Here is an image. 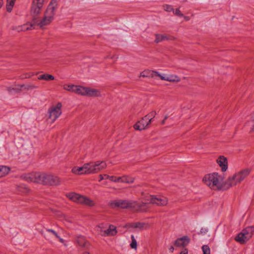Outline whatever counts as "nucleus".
<instances>
[{
    "label": "nucleus",
    "instance_id": "1",
    "mask_svg": "<svg viewBox=\"0 0 254 254\" xmlns=\"http://www.w3.org/2000/svg\"><path fill=\"white\" fill-rule=\"evenodd\" d=\"M224 177L223 175L214 173L205 175L203 178L204 183L213 190H225L224 188Z\"/></svg>",
    "mask_w": 254,
    "mask_h": 254
},
{
    "label": "nucleus",
    "instance_id": "2",
    "mask_svg": "<svg viewBox=\"0 0 254 254\" xmlns=\"http://www.w3.org/2000/svg\"><path fill=\"white\" fill-rule=\"evenodd\" d=\"M86 174H96L107 167L104 161L90 162L85 163Z\"/></svg>",
    "mask_w": 254,
    "mask_h": 254
},
{
    "label": "nucleus",
    "instance_id": "3",
    "mask_svg": "<svg viewBox=\"0 0 254 254\" xmlns=\"http://www.w3.org/2000/svg\"><path fill=\"white\" fill-rule=\"evenodd\" d=\"M66 197L73 202L84 204L89 206L94 205L93 200L84 195H81L75 192H69L66 194Z\"/></svg>",
    "mask_w": 254,
    "mask_h": 254
},
{
    "label": "nucleus",
    "instance_id": "4",
    "mask_svg": "<svg viewBox=\"0 0 254 254\" xmlns=\"http://www.w3.org/2000/svg\"><path fill=\"white\" fill-rule=\"evenodd\" d=\"M45 173L33 172L23 176V178L28 182H33L43 185Z\"/></svg>",
    "mask_w": 254,
    "mask_h": 254
},
{
    "label": "nucleus",
    "instance_id": "5",
    "mask_svg": "<svg viewBox=\"0 0 254 254\" xmlns=\"http://www.w3.org/2000/svg\"><path fill=\"white\" fill-rule=\"evenodd\" d=\"M254 232L253 226L248 227L238 234L235 240L240 244H244L252 237Z\"/></svg>",
    "mask_w": 254,
    "mask_h": 254
},
{
    "label": "nucleus",
    "instance_id": "6",
    "mask_svg": "<svg viewBox=\"0 0 254 254\" xmlns=\"http://www.w3.org/2000/svg\"><path fill=\"white\" fill-rule=\"evenodd\" d=\"M62 104L59 102L56 106H53L49 108L48 111V119L52 123H54L62 114Z\"/></svg>",
    "mask_w": 254,
    "mask_h": 254
},
{
    "label": "nucleus",
    "instance_id": "7",
    "mask_svg": "<svg viewBox=\"0 0 254 254\" xmlns=\"http://www.w3.org/2000/svg\"><path fill=\"white\" fill-rule=\"evenodd\" d=\"M44 2V0H33L31 7V14L36 23H37V20L43 6Z\"/></svg>",
    "mask_w": 254,
    "mask_h": 254
},
{
    "label": "nucleus",
    "instance_id": "8",
    "mask_svg": "<svg viewBox=\"0 0 254 254\" xmlns=\"http://www.w3.org/2000/svg\"><path fill=\"white\" fill-rule=\"evenodd\" d=\"M133 203L134 201L133 200L119 199L111 201L109 203V206L112 208H131Z\"/></svg>",
    "mask_w": 254,
    "mask_h": 254
},
{
    "label": "nucleus",
    "instance_id": "9",
    "mask_svg": "<svg viewBox=\"0 0 254 254\" xmlns=\"http://www.w3.org/2000/svg\"><path fill=\"white\" fill-rule=\"evenodd\" d=\"M146 201H149V203L156 204L158 206H165L168 203V199L163 196L150 195L148 198L145 199Z\"/></svg>",
    "mask_w": 254,
    "mask_h": 254
},
{
    "label": "nucleus",
    "instance_id": "10",
    "mask_svg": "<svg viewBox=\"0 0 254 254\" xmlns=\"http://www.w3.org/2000/svg\"><path fill=\"white\" fill-rule=\"evenodd\" d=\"M61 181L60 178L53 174L45 173L44 185L57 186L60 185Z\"/></svg>",
    "mask_w": 254,
    "mask_h": 254
},
{
    "label": "nucleus",
    "instance_id": "11",
    "mask_svg": "<svg viewBox=\"0 0 254 254\" xmlns=\"http://www.w3.org/2000/svg\"><path fill=\"white\" fill-rule=\"evenodd\" d=\"M58 2L57 0H52L48 6L45 15L50 19L53 20L55 14V11L57 8Z\"/></svg>",
    "mask_w": 254,
    "mask_h": 254
},
{
    "label": "nucleus",
    "instance_id": "12",
    "mask_svg": "<svg viewBox=\"0 0 254 254\" xmlns=\"http://www.w3.org/2000/svg\"><path fill=\"white\" fill-rule=\"evenodd\" d=\"M150 203L149 201H146V202L138 203L137 201H134V203L132 205V209L136 212H146L149 209L148 204Z\"/></svg>",
    "mask_w": 254,
    "mask_h": 254
},
{
    "label": "nucleus",
    "instance_id": "13",
    "mask_svg": "<svg viewBox=\"0 0 254 254\" xmlns=\"http://www.w3.org/2000/svg\"><path fill=\"white\" fill-rule=\"evenodd\" d=\"M240 183H241L238 179V178L234 174L232 176H230L224 182V188L225 190H227Z\"/></svg>",
    "mask_w": 254,
    "mask_h": 254
},
{
    "label": "nucleus",
    "instance_id": "14",
    "mask_svg": "<svg viewBox=\"0 0 254 254\" xmlns=\"http://www.w3.org/2000/svg\"><path fill=\"white\" fill-rule=\"evenodd\" d=\"M150 124V120H147V119L144 117L134 125V128L136 130H141L148 127Z\"/></svg>",
    "mask_w": 254,
    "mask_h": 254
},
{
    "label": "nucleus",
    "instance_id": "15",
    "mask_svg": "<svg viewBox=\"0 0 254 254\" xmlns=\"http://www.w3.org/2000/svg\"><path fill=\"white\" fill-rule=\"evenodd\" d=\"M117 233L116 227L113 225H108L102 236H114Z\"/></svg>",
    "mask_w": 254,
    "mask_h": 254
},
{
    "label": "nucleus",
    "instance_id": "16",
    "mask_svg": "<svg viewBox=\"0 0 254 254\" xmlns=\"http://www.w3.org/2000/svg\"><path fill=\"white\" fill-rule=\"evenodd\" d=\"M251 170L249 169H245L235 173L238 179L242 182L244 179L250 174Z\"/></svg>",
    "mask_w": 254,
    "mask_h": 254
},
{
    "label": "nucleus",
    "instance_id": "17",
    "mask_svg": "<svg viewBox=\"0 0 254 254\" xmlns=\"http://www.w3.org/2000/svg\"><path fill=\"white\" fill-rule=\"evenodd\" d=\"M190 239L188 236H184L176 240L174 245L177 247H186L190 242Z\"/></svg>",
    "mask_w": 254,
    "mask_h": 254
},
{
    "label": "nucleus",
    "instance_id": "18",
    "mask_svg": "<svg viewBox=\"0 0 254 254\" xmlns=\"http://www.w3.org/2000/svg\"><path fill=\"white\" fill-rule=\"evenodd\" d=\"M85 96L88 97H100L101 96L100 91L96 89L90 87H86Z\"/></svg>",
    "mask_w": 254,
    "mask_h": 254
},
{
    "label": "nucleus",
    "instance_id": "19",
    "mask_svg": "<svg viewBox=\"0 0 254 254\" xmlns=\"http://www.w3.org/2000/svg\"><path fill=\"white\" fill-rule=\"evenodd\" d=\"M217 162L223 172L226 171L228 169L227 158L224 156H220L217 160Z\"/></svg>",
    "mask_w": 254,
    "mask_h": 254
},
{
    "label": "nucleus",
    "instance_id": "20",
    "mask_svg": "<svg viewBox=\"0 0 254 254\" xmlns=\"http://www.w3.org/2000/svg\"><path fill=\"white\" fill-rule=\"evenodd\" d=\"M129 227L138 229L139 230H146L149 228L150 225L145 222H135L129 224Z\"/></svg>",
    "mask_w": 254,
    "mask_h": 254
},
{
    "label": "nucleus",
    "instance_id": "21",
    "mask_svg": "<svg viewBox=\"0 0 254 254\" xmlns=\"http://www.w3.org/2000/svg\"><path fill=\"white\" fill-rule=\"evenodd\" d=\"M71 172L77 175L86 174L85 164L82 167H74L71 170Z\"/></svg>",
    "mask_w": 254,
    "mask_h": 254
},
{
    "label": "nucleus",
    "instance_id": "22",
    "mask_svg": "<svg viewBox=\"0 0 254 254\" xmlns=\"http://www.w3.org/2000/svg\"><path fill=\"white\" fill-rule=\"evenodd\" d=\"M86 87L80 85H75L74 93L81 96H85Z\"/></svg>",
    "mask_w": 254,
    "mask_h": 254
},
{
    "label": "nucleus",
    "instance_id": "23",
    "mask_svg": "<svg viewBox=\"0 0 254 254\" xmlns=\"http://www.w3.org/2000/svg\"><path fill=\"white\" fill-rule=\"evenodd\" d=\"M107 224L101 223L96 227L95 230L99 234L102 236L104 231L107 227Z\"/></svg>",
    "mask_w": 254,
    "mask_h": 254
},
{
    "label": "nucleus",
    "instance_id": "24",
    "mask_svg": "<svg viewBox=\"0 0 254 254\" xmlns=\"http://www.w3.org/2000/svg\"><path fill=\"white\" fill-rule=\"evenodd\" d=\"M52 20V19L51 18L50 19L48 17L45 15L42 20H41L39 23H37V24L41 27H42L44 26L49 24Z\"/></svg>",
    "mask_w": 254,
    "mask_h": 254
},
{
    "label": "nucleus",
    "instance_id": "25",
    "mask_svg": "<svg viewBox=\"0 0 254 254\" xmlns=\"http://www.w3.org/2000/svg\"><path fill=\"white\" fill-rule=\"evenodd\" d=\"M77 243L81 247L87 248L89 245L85 238L83 236H79L77 238Z\"/></svg>",
    "mask_w": 254,
    "mask_h": 254
},
{
    "label": "nucleus",
    "instance_id": "26",
    "mask_svg": "<svg viewBox=\"0 0 254 254\" xmlns=\"http://www.w3.org/2000/svg\"><path fill=\"white\" fill-rule=\"evenodd\" d=\"M7 90L10 94L17 93L21 92L20 87L19 86V84L15 85L14 87H7Z\"/></svg>",
    "mask_w": 254,
    "mask_h": 254
},
{
    "label": "nucleus",
    "instance_id": "27",
    "mask_svg": "<svg viewBox=\"0 0 254 254\" xmlns=\"http://www.w3.org/2000/svg\"><path fill=\"white\" fill-rule=\"evenodd\" d=\"M180 80V78L176 75L166 74V81L178 82Z\"/></svg>",
    "mask_w": 254,
    "mask_h": 254
},
{
    "label": "nucleus",
    "instance_id": "28",
    "mask_svg": "<svg viewBox=\"0 0 254 254\" xmlns=\"http://www.w3.org/2000/svg\"><path fill=\"white\" fill-rule=\"evenodd\" d=\"M10 171L9 168L6 166H0V178L6 176Z\"/></svg>",
    "mask_w": 254,
    "mask_h": 254
},
{
    "label": "nucleus",
    "instance_id": "29",
    "mask_svg": "<svg viewBox=\"0 0 254 254\" xmlns=\"http://www.w3.org/2000/svg\"><path fill=\"white\" fill-rule=\"evenodd\" d=\"M39 80H44L46 81L54 80L55 77L54 76L49 74H44L41 75L38 77Z\"/></svg>",
    "mask_w": 254,
    "mask_h": 254
},
{
    "label": "nucleus",
    "instance_id": "30",
    "mask_svg": "<svg viewBox=\"0 0 254 254\" xmlns=\"http://www.w3.org/2000/svg\"><path fill=\"white\" fill-rule=\"evenodd\" d=\"M121 183H126L127 184H132L134 181V179L127 176L121 177Z\"/></svg>",
    "mask_w": 254,
    "mask_h": 254
},
{
    "label": "nucleus",
    "instance_id": "31",
    "mask_svg": "<svg viewBox=\"0 0 254 254\" xmlns=\"http://www.w3.org/2000/svg\"><path fill=\"white\" fill-rule=\"evenodd\" d=\"M46 231L48 233V234L44 235V237L48 240H50V236L49 233H51L54 236H55L56 237H59V235H58L57 233L54 230L51 229H46Z\"/></svg>",
    "mask_w": 254,
    "mask_h": 254
},
{
    "label": "nucleus",
    "instance_id": "32",
    "mask_svg": "<svg viewBox=\"0 0 254 254\" xmlns=\"http://www.w3.org/2000/svg\"><path fill=\"white\" fill-rule=\"evenodd\" d=\"M104 176L106 179H109L110 181L114 182H121V177H116L114 176H110L107 174H104Z\"/></svg>",
    "mask_w": 254,
    "mask_h": 254
},
{
    "label": "nucleus",
    "instance_id": "33",
    "mask_svg": "<svg viewBox=\"0 0 254 254\" xmlns=\"http://www.w3.org/2000/svg\"><path fill=\"white\" fill-rule=\"evenodd\" d=\"M15 0H7L6 9L8 12L11 11Z\"/></svg>",
    "mask_w": 254,
    "mask_h": 254
},
{
    "label": "nucleus",
    "instance_id": "34",
    "mask_svg": "<svg viewBox=\"0 0 254 254\" xmlns=\"http://www.w3.org/2000/svg\"><path fill=\"white\" fill-rule=\"evenodd\" d=\"M155 76H157L160 77L161 80H166V74L161 75L158 71L152 70V74L151 77H153Z\"/></svg>",
    "mask_w": 254,
    "mask_h": 254
},
{
    "label": "nucleus",
    "instance_id": "35",
    "mask_svg": "<svg viewBox=\"0 0 254 254\" xmlns=\"http://www.w3.org/2000/svg\"><path fill=\"white\" fill-rule=\"evenodd\" d=\"M155 37L156 39L155 41L157 43L167 39L165 35L161 34H156Z\"/></svg>",
    "mask_w": 254,
    "mask_h": 254
},
{
    "label": "nucleus",
    "instance_id": "36",
    "mask_svg": "<svg viewBox=\"0 0 254 254\" xmlns=\"http://www.w3.org/2000/svg\"><path fill=\"white\" fill-rule=\"evenodd\" d=\"M75 85L65 84L64 85V89L65 90L74 92Z\"/></svg>",
    "mask_w": 254,
    "mask_h": 254
},
{
    "label": "nucleus",
    "instance_id": "37",
    "mask_svg": "<svg viewBox=\"0 0 254 254\" xmlns=\"http://www.w3.org/2000/svg\"><path fill=\"white\" fill-rule=\"evenodd\" d=\"M156 113L155 111H152L144 117L147 119V120H150V123L152 122V119L155 117Z\"/></svg>",
    "mask_w": 254,
    "mask_h": 254
},
{
    "label": "nucleus",
    "instance_id": "38",
    "mask_svg": "<svg viewBox=\"0 0 254 254\" xmlns=\"http://www.w3.org/2000/svg\"><path fill=\"white\" fill-rule=\"evenodd\" d=\"M152 74V70H145L140 72V77H148L151 76Z\"/></svg>",
    "mask_w": 254,
    "mask_h": 254
},
{
    "label": "nucleus",
    "instance_id": "39",
    "mask_svg": "<svg viewBox=\"0 0 254 254\" xmlns=\"http://www.w3.org/2000/svg\"><path fill=\"white\" fill-rule=\"evenodd\" d=\"M131 243L130 244V246L132 249H136L137 248V242L133 235L131 236Z\"/></svg>",
    "mask_w": 254,
    "mask_h": 254
},
{
    "label": "nucleus",
    "instance_id": "40",
    "mask_svg": "<svg viewBox=\"0 0 254 254\" xmlns=\"http://www.w3.org/2000/svg\"><path fill=\"white\" fill-rule=\"evenodd\" d=\"M203 254H210V249L208 245H203L202 247Z\"/></svg>",
    "mask_w": 254,
    "mask_h": 254
},
{
    "label": "nucleus",
    "instance_id": "41",
    "mask_svg": "<svg viewBox=\"0 0 254 254\" xmlns=\"http://www.w3.org/2000/svg\"><path fill=\"white\" fill-rule=\"evenodd\" d=\"M38 88V86L35 85V84H26V86H25V90H33L34 89H36Z\"/></svg>",
    "mask_w": 254,
    "mask_h": 254
},
{
    "label": "nucleus",
    "instance_id": "42",
    "mask_svg": "<svg viewBox=\"0 0 254 254\" xmlns=\"http://www.w3.org/2000/svg\"><path fill=\"white\" fill-rule=\"evenodd\" d=\"M21 26L23 29V31H25L31 30V27H32V25H29L28 24H25L23 25H21Z\"/></svg>",
    "mask_w": 254,
    "mask_h": 254
},
{
    "label": "nucleus",
    "instance_id": "43",
    "mask_svg": "<svg viewBox=\"0 0 254 254\" xmlns=\"http://www.w3.org/2000/svg\"><path fill=\"white\" fill-rule=\"evenodd\" d=\"M33 75V74H32L31 73H25V74H24L21 75L20 78L21 79L30 78Z\"/></svg>",
    "mask_w": 254,
    "mask_h": 254
},
{
    "label": "nucleus",
    "instance_id": "44",
    "mask_svg": "<svg viewBox=\"0 0 254 254\" xmlns=\"http://www.w3.org/2000/svg\"><path fill=\"white\" fill-rule=\"evenodd\" d=\"M164 9L167 11H171L173 10V8L171 6L169 5H165L164 6Z\"/></svg>",
    "mask_w": 254,
    "mask_h": 254
},
{
    "label": "nucleus",
    "instance_id": "45",
    "mask_svg": "<svg viewBox=\"0 0 254 254\" xmlns=\"http://www.w3.org/2000/svg\"><path fill=\"white\" fill-rule=\"evenodd\" d=\"M174 13L180 16V17H182L183 16V14L181 13V11L179 9L177 8V9H176V10L174 11Z\"/></svg>",
    "mask_w": 254,
    "mask_h": 254
},
{
    "label": "nucleus",
    "instance_id": "46",
    "mask_svg": "<svg viewBox=\"0 0 254 254\" xmlns=\"http://www.w3.org/2000/svg\"><path fill=\"white\" fill-rule=\"evenodd\" d=\"M99 182H101V181H102L104 179H107L106 178V177L104 176V175H100L99 176Z\"/></svg>",
    "mask_w": 254,
    "mask_h": 254
},
{
    "label": "nucleus",
    "instance_id": "47",
    "mask_svg": "<svg viewBox=\"0 0 254 254\" xmlns=\"http://www.w3.org/2000/svg\"><path fill=\"white\" fill-rule=\"evenodd\" d=\"M16 30L18 32L23 31V29L21 26H19L16 28Z\"/></svg>",
    "mask_w": 254,
    "mask_h": 254
},
{
    "label": "nucleus",
    "instance_id": "48",
    "mask_svg": "<svg viewBox=\"0 0 254 254\" xmlns=\"http://www.w3.org/2000/svg\"><path fill=\"white\" fill-rule=\"evenodd\" d=\"M25 86H26V85L25 84H21V85H19V86L20 87V89H21V91L22 90V88L24 89V90H25Z\"/></svg>",
    "mask_w": 254,
    "mask_h": 254
},
{
    "label": "nucleus",
    "instance_id": "49",
    "mask_svg": "<svg viewBox=\"0 0 254 254\" xmlns=\"http://www.w3.org/2000/svg\"><path fill=\"white\" fill-rule=\"evenodd\" d=\"M188 250L187 249H185L184 251L181 252V254H187Z\"/></svg>",
    "mask_w": 254,
    "mask_h": 254
},
{
    "label": "nucleus",
    "instance_id": "50",
    "mask_svg": "<svg viewBox=\"0 0 254 254\" xmlns=\"http://www.w3.org/2000/svg\"><path fill=\"white\" fill-rule=\"evenodd\" d=\"M167 118H168V116H166L164 117V119L162 121V123H161L162 125H164L165 120H167Z\"/></svg>",
    "mask_w": 254,
    "mask_h": 254
},
{
    "label": "nucleus",
    "instance_id": "51",
    "mask_svg": "<svg viewBox=\"0 0 254 254\" xmlns=\"http://www.w3.org/2000/svg\"><path fill=\"white\" fill-rule=\"evenodd\" d=\"M56 238L59 239V240L60 241V242L64 243V240L63 239L61 238L60 236H59V237H56Z\"/></svg>",
    "mask_w": 254,
    "mask_h": 254
},
{
    "label": "nucleus",
    "instance_id": "52",
    "mask_svg": "<svg viewBox=\"0 0 254 254\" xmlns=\"http://www.w3.org/2000/svg\"><path fill=\"white\" fill-rule=\"evenodd\" d=\"M174 250V248L173 246H171L169 248V251L171 252V253H173V251Z\"/></svg>",
    "mask_w": 254,
    "mask_h": 254
},
{
    "label": "nucleus",
    "instance_id": "53",
    "mask_svg": "<svg viewBox=\"0 0 254 254\" xmlns=\"http://www.w3.org/2000/svg\"><path fill=\"white\" fill-rule=\"evenodd\" d=\"M185 19L187 20H189V17H187V16H185Z\"/></svg>",
    "mask_w": 254,
    "mask_h": 254
},
{
    "label": "nucleus",
    "instance_id": "54",
    "mask_svg": "<svg viewBox=\"0 0 254 254\" xmlns=\"http://www.w3.org/2000/svg\"><path fill=\"white\" fill-rule=\"evenodd\" d=\"M203 230V229H201L200 232H202V231Z\"/></svg>",
    "mask_w": 254,
    "mask_h": 254
},
{
    "label": "nucleus",
    "instance_id": "55",
    "mask_svg": "<svg viewBox=\"0 0 254 254\" xmlns=\"http://www.w3.org/2000/svg\"><path fill=\"white\" fill-rule=\"evenodd\" d=\"M203 230V229H201L200 232H202V231Z\"/></svg>",
    "mask_w": 254,
    "mask_h": 254
},
{
    "label": "nucleus",
    "instance_id": "56",
    "mask_svg": "<svg viewBox=\"0 0 254 254\" xmlns=\"http://www.w3.org/2000/svg\"><path fill=\"white\" fill-rule=\"evenodd\" d=\"M203 230V229H201L200 232H202V231Z\"/></svg>",
    "mask_w": 254,
    "mask_h": 254
}]
</instances>
